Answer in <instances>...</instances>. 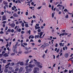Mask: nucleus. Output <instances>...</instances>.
<instances>
[{"label": "nucleus", "instance_id": "nucleus-1", "mask_svg": "<svg viewBox=\"0 0 73 73\" xmlns=\"http://www.w3.org/2000/svg\"><path fill=\"white\" fill-rule=\"evenodd\" d=\"M34 61H35V64H36V65H38V67L40 68H42V66L41 65H39L40 64V62H37V60H36L34 59Z\"/></svg>", "mask_w": 73, "mask_h": 73}, {"label": "nucleus", "instance_id": "nucleus-2", "mask_svg": "<svg viewBox=\"0 0 73 73\" xmlns=\"http://www.w3.org/2000/svg\"><path fill=\"white\" fill-rule=\"evenodd\" d=\"M35 66V64L32 65V64H30L29 65V66H27L25 67V69H28L29 68H32L33 67H34Z\"/></svg>", "mask_w": 73, "mask_h": 73}, {"label": "nucleus", "instance_id": "nucleus-3", "mask_svg": "<svg viewBox=\"0 0 73 73\" xmlns=\"http://www.w3.org/2000/svg\"><path fill=\"white\" fill-rule=\"evenodd\" d=\"M43 33V32H41L40 33V35L39 36V38H44V36H45V34H44L43 36H42Z\"/></svg>", "mask_w": 73, "mask_h": 73}, {"label": "nucleus", "instance_id": "nucleus-4", "mask_svg": "<svg viewBox=\"0 0 73 73\" xmlns=\"http://www.w3.org/2000/svg\"><path fill=\"white\" fill-rule=\"evenodd\" d=\"M38 70H39V68H35L33 70L34 73H36V72H37V71H38Z\"/></svg>", "mask_w": 73, "mask_h": 73}, {"label": "nucleus", "instance_id": "nucleus-5", "mask_svg": "<svg viewBox=\"0 0 73 73\" xmlns=\"http://www.w3.org/2000/svg\"><path fill=\"white\" fill-rule=\"evenodd\" d=\"M57 6L58 7H59L58 9H59L60 10H61V9H62V7L63 6L62 5H61L60 4H58V5H57Z\"/></svg>", "mask_w": 73, "mask_h": 73}, {"label": "nucleus", "instance_id": "nucleus-6", "mask_svg": "<svg viewBox=\"0 0 73 73\" xmlns=\"http://www.w3.org/2000/svg\"><path fill=\"white\" fill-rule=\"evenodd\" d=\"M16 47H15V46H13V52H14L15 53H16L17 52V50H16Z\"/></svg>", "mask_w": 73, "mask_h": 73}, {"label": "nucleus", "instance_id": "nucleus-7", "mask_svg": "<svg viewBox=\"0 0 73 73\" xmlns=\"http://www.w3.org/2000/svg\"><path fill=\"white\" fill-rule=\"evenodd\" d=\"M13 16L15 17H19V15L16 13H14L13 15Z\"/></svg>", "mask_w": 73, "mask_h": 73}, {"label": "nucleus", "instance_id": "nucleus-8", "mask_svg": "<svg viewBox=\"0 0 73 73\" xmlns=\"http://www.w3.org/2000/svg\"><path fill=\"white\" fill-rule=\"evenodd\" d=\"M4 20H6V16L4 15L2 16V21Z\"/></svg>", "mask_w": 73, "mask_h": 73}, {"label": "nucleus", "instance_id": "nucleus-9", "mask_svg": "<svg viewBox=\"0 0 73 73\" xmlns=\"http://www.w3.org/2000/svg\"><path fill=\"white\" fill-rule=\"evenodd\" d=\"M65 56L66 58H68L69 56V54L68 53H66L65 54Z\"/></svg>", "mask_w": 73, "mask_h": 73}, {"label": "nucleus", "instance_id": "nucleus-10", "mask_svg": "<svg viewBox=\"0 0 73 73\" xmlns=\"http://www.w3.org/2000/svg\"><path fill=\"white\" fill-rule=\"evenodd\" d=\"M28 68L27 69V70H26V71L27 72H31V71H32V69H28Z\"/></svg>", "mask_w": 73, "mask_h": 73}, {"label": "nucleus", "instance_id": "nucleus-11", "mask_svg": "<svg viewBox=\"0 0 73 73\" xmlns=\"http://www.w3.org/2000/svg\"><path fill=\"white\" fill-rule=\"evenodd\" d=\"M10 26L11 27H14L15 26V24L14 23L10 24Z\"/></svg>", "mask_w": 73, "mask_h": 73}, {"label": "nucleus", "instance_id": "nucleus-12", "mask_svg": "<svg viewBox=\"0 0 73 73\" xmlns=\"http://www.w3.org/2000/svg\"><path fill=\"white\" fill-rule=\"evenodd\" d=\"M3 56H4L5 57H6L8 56V54H7L6 53H5L3 55Z\"/></svg>", "mask_w": 73, "mask_h": 73}, {"label": "nucleus", "instance_id": "nucleus-13", "mask_svg": "<svg viewBox=\"0 0 73 73\" xmlns=\"http://www.w3.org/2000/svg\"><path fill=\"white\" fill-rule=\"evenodd\" d=\"M23 68L21 67L20 68L19 70V72H21L22 71H23Z\"/></svg>", "mask_w": 73, "mask_h": 73}, {"label": "nucleus", "instance_id": "nucleus-14", "mask_svg": "<svg viewBox=\"0 0 73 73\" xmlns=\"http://www.w3.org/2000/svg\"><path fill=\"white\" fill-rule=\"evenodd\" d=\"M39 35H35V37L36 39L37 38H39Z\"/></svg>", "mask_w": 73, "mask_h": 73}, {"label": "nucleus", "instance_id": "nucleus-15", "mask_svg": "<svg viewBox=\"0 0 73 73\" xmlns=\"http://www.w3.org/2000/svg\"><path fill=\"white\" fill-rule=\"evenodd\" d=\"M1 65L0 64V73H3V71H1Z\"/></svg>", "mask_w": 73, "mask_h": 73}, {"label": "nucleus", "instance_id": "nucleus-16", "mask_svg": "<svg viewBox=\"0 0 73 73\" xmlns=\"http://www.w3.org/2000/svg\"><path fill=\"white\" fill-rule=\"evenodd\" d=\"M46 47V46H45V45L44 44H43L40 47V48H45Z\"/></svg>", "mask_w": 73, "mask_h": 73}, {"label": "nucleus", "instance_id": "nucleus-17", "mask_svg": "<svg viewBox=\"0 0 73 73\" xmlns=\"http://www.w3.org/2000/svg\"><path fill=\"white\" fill-rule=\"evenodd\" d=\"M3 3L4 5H6V4H8V3L5 1H3Z\"/></svg>", "mask_w": 73, "mask_h": 73}, {"label": "nucleus", "instance_id": "nucleus-18", "mask_svg": "<svg viewBox=\"0 0 73 73\" xmlns=\"http://www.w3.org/2000/svg\"><path fill=\"white\" fill-rule=\"evenodd\" d=\"M19 69V68H16L15 70V72H17V71H18Z\"/></svg>", "mask_w": 73, "mask_h": 73}, {"label": "nucleus", "instance_id": "nucleus-19", "mask_svg": "<svg viewBox=\"0 0 73 73\" xmlns=\"http://www.w3.org/2000/svg\"><path fill=\"white\" fill-rule=\"evenodd\" d=\"M25 27H27V28H28L29 27V25L28 24H25Z\"/></svg>", "mask_w": 73, "mask_h": 73}, {"label": "nucleus", "instance_id": "nucleus-20", "mask_svg": "<svg viewBox=\"0 0 73 73\" xmlns=\"http://www.w3.org/2000/svg\"><path fill=\"white\" fill-rule=\"evenodd\" d=\"M24 53H25V54H28V53H29V51H25Z\"/></svg>", "mask_w": 73, "mask_h": 73}, {"label": "nucleus", "instance_id": "nucleus-21", "mask_svg": "<svg viewBox=\"0 0 73 73\" xmlns=\"http://www.w3.org/2000/svg\"><path fill=\"white\" fill-rule=\"evenodd\" d=\"M8 71V70L7 69H5L4 70V72L5 73H7Z\"/></svg>", "mask_w": 73, "mask_h": 73}, {"label": "nucleus", "instance_id": "nucleus-22", "mask_svg": "<svg viewBox=\"0 0 73 73\" xmlns=\"http://www.w3.org/2000/svg\"><path fill=\"white\" fill-rule=\"evenodd\" d=\"M21 25L22 27H24V23H22L21 24Z\"/></svg>", "mask_w": 73, "mask_h": 73}, {"label": "nucleus", "instance_id": "nucleus-23", "mask_svg": "<svg viewBox=\"0 0 73 73\" xmlns=\"http://www.w3.org/2000/svg\"><path fill=\"white\" fill-rule=\"evenodd\" d=\"M24 64V62H21L20 63V65H23Z\"/></svg>", "mask_w": 73, "mask_h": 73}, {"label": "nucleus", "instance_id": "nucleus-24", "mask_svg": "<svg viewBox=\"0 0 73 73\" xmlns=\"http://www.w3.org/2000/svg\"><path fill=\"white\" fill-rule=\"evenodd\" d=\"M68 14H70V15H71V17H73V13H69V12H68Z\"/></svg>", "mask_w": 73, "mask_h": 73}, {"label": "nucleus", "instance_id": "nucleus-25", "mask_svg": "<svg viewBox=\"0 0 73 73\" xmlns=\"http://www.w3.org/2000/svg\"><path fill=\"white\" fill-rule=\"evenodd\" d=\"M64 11L65 12V13H66V12H68V10L66 9H65L64 10Z\"/></svg>", "mask_w": 73, "mask_h": 73}, {"label": "nucleus", "instance_id": "nucleus-26", "mask_svg": "<svg viewBox=\"0 0 73 73\" xmlns=\"http://www.w3.org/2000/svg\"><path fill=\"white\" fill-rule=\"evenodd\" d=\"M15 55V53H12L11 54V56H13Z\"/></svg>", "mask_w": 73, "mask_h": 73}, {"label": "nucleus", "instance_id": "nucleus-27", "mask_svg": "<svg viewBox=\"0 0 73 73\" xmlns=\"http://www.w3.org/2000/svg\"><path fill=\"white\" fill-rule=\"evenodd\" d=\"M44 44L46 46H49V44L48 43H44Z\"/></svg>", "mask_w": 73, "mask_h": 73}, {"label": "nucleus", "instance_id": "nucleus-28", "mask_svg": "<svg viewBox=\"0 0 73 73\" xmlns=\"http://www.w3.org/2000/svg\"><path fill=\"white\" fill-rule=\"evenodd\" d=\"M10 64H11V63H9L8 64H7V65L5 66V67H6V66H9V65H10Z\"/></svg>", "mask_w": 73, "mask_h": 73}, {"label": "nucleus", "instance_id": "nucleus-29", "mask_svg": "<svg viewBox=\"0 0 73 73\" xmlns=\"http://www.w3.org/2000/svg\"><path fill=\"white\" fill-rule=\"evenodd\" d=\"M6 61H7V60H3V63H6Z\"/></svg>", "mask_w": 73, "mask_h": 73}, {"label": "nucleus", "instance_id": "nucleus-30", "mask_svg": "<svg viewBox=\"0 0 73 73\" xmlns=\"http://www.w3.org/2000/svg\"><path fill=\"white\" fill-rule=\"evenodd\" d=\"M11 31V30L10 29H9L7 31V32H10Z\"/></svg>", "mask_w": 73, "mask_h": 73}, {"label": "nucleus", "instance_id": "nucleus-31", "mask_svg": "<svg viewBox=\"0 0 73 73\" xmlns=\"http://www.w3.org/2000/svg\"><path fill=\"white\" fill-rule=\"evenodd\" d=\"M29 61V59H27V60H26V63H28Z\"/></svg>", "mask_w": 73, "mask_h": 73}, {"label": "nucleus", "instance_id": "nucleus-32", "mask_svg": "<svg viewBox=\"0 0 73 73\" xmlns=\"http://www.w3.org/2000/svg\"><path fill=\"white\" fill-rule=\"evenodd\" d=\"M33 60H31L29 63V64H32V63H33Z\"/></svg>", "mask_w": 73, "mask_h": 73}, {"label": "nucleus", "instance_id": "nucleus-33", "mask_svg": "<svg viewBox=\"0 0 73 73\" xmlns=\"http://www.w3.org/2000/svg\"><path fill=\"white\" fill-rule=\"evenodd\" d=\"M65 17L66 18V19H68V15L67 14L66 15V16H65Z\"/></svg>", "mask_w": 73, "mask_h": 73}, {"label": "nucleus", "instance_id": "nucleus-34", "mask_svg": "<svg viewBox=\"0 0 73 73\" xmlns=\"http://www.w3.org/2000/svg\"><path fill=\"white\" fill-rule=\"evenodd\" d=\"M54 13H52V18H53V17H54Z\"/></svg>", "mask_w": 73, "mask_h": 73}, {"label": "nucleus", "instance_id": "nucleus-35", "mask_svg": "<svg viewBox=\"0 0 73 73\" xmlns=\"http://www.w3.org/2000/svg\"><path fill=\"white\" fill-rule=\"evenodd\" d=\"M42 7V6H41L40 7H38L37 8V9H41V8Z\"/></svg>", "mask_w": 73, "mask_h": 73}, {"label": "nucleus", "instance_id": "nucleus-36", "mask_svg": "<svg viewBox=\"0 0 73 73\" xmlns=\"http://www.w3.org/2000/svg\"><path fill=\"white\" fill-rule=\"evenodd\" d=\"M21 53H22V51H20L18 52V54H21Z\"/></svg>", "mask_w": 73, "mask_h": 73}, {"label": "nucleus", "instance_id": "nucleus-37", "mask_svg": "<svg viewBox=\"0 0 73 73\" xmlns=\"http://www.w3.org/2000/svg\"><path fill=\"white\" fill-rule=\"evenodd\" d=\"M11 64L12 65V66H13V65H15V63L12 62L11 63Z\"/></svg>", "mask_w": 73, "mask_h": 73}, {"label": "nucleus", "instance_id": "nucleus-38", "mask_svg": "<svg viewBox=\"0 0 73 73\" xmlns=\"http://www.w3.org/2000/svg\"><path fill=\"white\" fill-rule=\"evenodd\" d=\"M38 33H40L41 32V30L40 29H39L38 30Z\"/></svg>", "mask_w": 73, "mask_h": 73}, {"label": "nucleus", "instance_id": "nucleus-39", "mask_svg": "<svg viewBox=\"0 0 73 73\" xmlns=\"http://www.w3.org/2000/svg\"><path fill=\"white\" fill-rule=\"evenodd\" d=\"M5 7H6V8H8V5L7 4L5 5Z\"/></svg>", "mask_w": 73, "mask_h": 73}, {"label": "nucleus", "instance_id": "nucleus-40", "mask_svg": "<svg viewBox=\"0 0 73 73\" xmlns=\"http://www.w3.org/2000/svg\"><path fill=\"white\" fill-rule=\"evenodd\" d=\"M28 49H29V48L28 47H26L25 48V50H29Z\"/></svg>", "mask_w": 73, "mask_h": 73}, {"label": "nucleus", "instance_id": "nucleus-41", "mask_svg": "<svg viewBox=\"0 0 73 73\" xmlns=\"http://www.w3.org/2000/svg\"><path fill=\"white\" fill-rule=\"evenodd\" d=\"M16 24L17 25H19V22L17 21V22H16Z\"/></svg>", "mask_w": 73, "mask_h": 73}, {"label": "nucleus", "instance_id": "nucleus-42", "mask_svg": "<svg viewBox=\"0 0 73 73\" xmlns=\"http://www.w3.org/2000/svg\"><path fill=\"white\" fill-rule=\"evenodd\" d=\"M0 41H2L3 42H4V40L2 39H0Z\"/></svg>", "mask_w": 73, "mask_h": 73}, {"label": "nucleus", "instance_id": "nucleus-43", "mask_svg": "<svg viewBox=\"0 0 73 73\" xmlns=\"http://www.w3.org/2000/svg\"><path fill=\"white\" fill-rule=\"evenodd\" d=\"M7 62H11L12 61V60H9L7 61Z\"/></svg>", "mask_w": 73, "mask_h": 73}, {"label": "nucleus", "instance_id": "nucleus-44", "mask_svg": "<svg viewBox=\"0 0 73 73\" xmlns=\"http://www.w3.org/2000/svg\"><path fill=\"white\" fill-rule=\"evenodd\" d=\"M0 34H4V32L3 31H1L0 32Z\"/></svg>", "mask_w": 73, "mask_h": 73}, {"label": "nucleus", "instance_id": "nucleus-45", "mask_svg": "<svg viewBox=\"0 0 73 73\" xmlns=\"http://www.w3.org/2000/svg\"><path fill=\"white\" fill-rule=\"evenodd\" d=\"M71 35H72V34H70L69 35H68L67 36H68V37H70Z\"/></svg>", "mask_w": 73, "mask_h": 73}, {"label": "nucleus", "instance_id": "nucleus-46", "mask_svg": "<svg viewBox=\"0 0 73 73\" xmlns=\"http://www.w3.org/2000/svg\"><path fill=\"white\" fill-rule=\"evenodd\" d=\"M31 44H32V45H33V46H35V44L34 43H31Z\"/></svg>", "mask_w": 73, "mask_h": 73}, {"label": "nucleus", "instance_id": "nucleus-47", "mask_svg": "<svg viewBox=\"0 0 73 73\" xmlns=\"http://www.w3.org/2000/svg\"><path fill=\"white\" fill-rule=\"evenodd\" d=\"M14 32V29H12L11 30V32L12 33H13V32Z\"/></svg>", "mask_w": 73, "mask_h": 73}, {"label": "nucleus", "instance_id": "nucleus-48", "mask_svg": "<svg viewBox=\"0 0 73 73\" xmlns=\"http://www.w3.org/2000/svg\"><path fill=\"white\" fill-rule=\"evenodd\" d=\"M21 46H23V47L24 48V47H25V46H24V45H23V44H22V43L21 44Z\"/></svg>", "mask_w": 73, "mask_h": 73}, {"label": "nucleus", "instance_id": "nucleus-49", "mask_svg": "<svg viewBox=\"0 0 73 73\" xmlns=\"http://www.w3.org/2000/svg\"><path fill=\"white\" fill-rule=\"evenodd\" d=\"M4 12L2 11L1 13V15H4Z\"/></svg>", "mask_w": 73, "mask_h": 73}, {"label": "nucleus", "instance_id": "nucleus-50", "mask_svg": "<svg viewBox=\"0 0 73 73\" xmlns=\"http://www.w3.org/2000/svg\"><path fill=\"white\" fill-rule=\"evenodd\" d=\"M9 46V44L7 43L6 45V48L8 47V46Z\"/></svg>", "mask_w": 73, "mask_h": 73}, {"label": "nucleus", "instance_id": "nucleus-51", "mask_svg": "<svg viewBox=\"0 0 73 73\" xmlns=\"http://www.w3.org/2000/svg\"><path fill=\"white\" fill-rule=\"evenodd\" d=\"M17 1H18L19 3H21V2L20 0H17Z\"/></svg>", "mask_w": 73, "mask_h": 73}, {"label": "nucleus", "instance_id": "nucleus-52", "mask_svg": "<svg viewBox=\"0 0 73 73\" xmlns=\"http://www.w3.org/2000/svg\"><path fill=\"white\" fill-rule=\"evenodd\" d=\"M2 23H3V24H5V23H6V21H3Z\"/></svg>", "mask_w": 73, "mask_h": 73}, {"label": "nucleus", "instance_id": "nucleus-53", "mask_svg": "<svg viewBox=\"0 0 73 73\" xmlns=\"http://www.w3.org/2000/svg\"><path fill=\"white\" fill-rule=\"evenodd\" d=\"M3 54H0V57H3Z\"/></svg>", "mask_w": 73, "mask_h": 73}, {"label": "nucleus", "instance_id": "nucleus-54", "mask_svg": "<svg viewBox=\"0 0 73 73\" xmlns=\"http://www.w3.org/2000/svg\"><path fill=\"white\" fill-rule=\"evenodd\" d=\"M6 50H7V48H4L3 49V50H4V51H5Z\"/></svg>", "mask_w": 73, "mask_h": 73}, {"label": "nucleus", "instance_id": "nucleus-55", "mask_svg": "<svg viewBox=\"0 0 73 73\" xmlns=\"http://www.w3.org/2000/svg\"><path fill=\"white\" fill-rule=\"evenodd\" d=\"M28 12H27L26 13V16H28Z\"/></svg>", "mask_w": 73, "mask_h": 73}, {"label": "nucleus", "instance_id": "nucleus-56", "mask_svg": "<svg viewBox=\"0 0 73 73\" xmlns=\"http://www.w3.org/2000/svg\"><path fill=\"white\" fill-rule=\"evenodd\" d=\"M46 5V3L45 2H43V5Z\"/></svg>", "mask_w": 73, "mask_h": 73}, {"label": "nucleus", "instance_id": "nucleus-57", "mask_svg": "<svg viewBox=\"0 0 73 73\" xmlns=\"http://www.w3.org/2000/svg\"><path fill=\"white\" fill-rule=\"evenodd\" d=\"M62 43H59V45L60 46H62Z\"/></svg>", "mask_w": 73, "mask_h": 73}, {"label": "nucleus", "instance_id": "nucleus-58", "mask_svg": "<svg viewBox=\"0 0 73 73\" xmlns=\"http://www.w3.org/2000/svg\"><path fill=\"white\" fill-rule=\"evenodd\" d=\"M48 50L46 49V50L45 51V53H47V52H48Z\"/></svg>", "mask_w": 73, "mask_h": 73}, {"label": "nucleus", "instance_id": "nucleus-59", "mask_svg": "<svg viewBox=\"0 0 73 73\" xmlns=\"http://www.w3.org/2000/svg\"><path fill=\"white\" fill-rule=\"evenodd\" d=\"M18 32H21V29H19L18 30Z\"/></svg>", "mask_w": 73, "mask_h": 73}, {"label": "nucleus", "instance_id": "nucleus-60", "mask_svg": "<svg viewBox=\"0 0 73 73\" xmlns=\"http://www.w3.org/2000/svg\"><path fill=\"white\" fill-rule=\"evenodd\" d=\"M52 32H54V29H52Z\"/></svg>", "mask_w": 73, "mask_h": 73}, {"label": "nucleus", "instance_id": "nucleus-61", "mask_svg": "<svg viewBox=\"0 0 73 73\" xmlns=\"http://www.w3.org/2000/svg\"><path fill=\"white\" fill-rule=\"evenodd\" d=\"M33 50H37V48H33Z\"/></svg>", "mask_w": 73, "mask_h": 73}, {"label": "nucleus", "instance_id": "nucleus-62", "mask_svg": "<svg viewBox=\"0 0 73 73\" xmlns=\"http://www.w3.org/2000/svg\"><path fill=\"white\" fill-rule=\"evenodd\" d=\"M64 35H68V34H67L66 33H64Z\"/></svg>", "mask_w": 73, "mask_h": 73}, {"label": "nucleus", "instance_id": "nucleus-63", "mask_svg": "<svg viewBox=\"0 0 73 73\" xmlns=\"http://www.w3.org/2000/svg\"><path fill=\"white\" fill-rule=\"evenodd\" d=\"M56 11H57V12H59V9H56Z\"/></svg>", "mask_w": 73, "mask_h": 73}, {"label": "nucleus", "instance_id": "nucleus-64", "mask_svg": "<svg viewBox=\"0 0 73 73\" xmlns=\"http://www.w3.org/2000/svg\"><path fill=\"white\" fill-rule=\"evenodd\" d=\"M44 26H41V29H44Z\"/></svg>", "mask_w": 73, "mask_h": 73}]
</instances>
